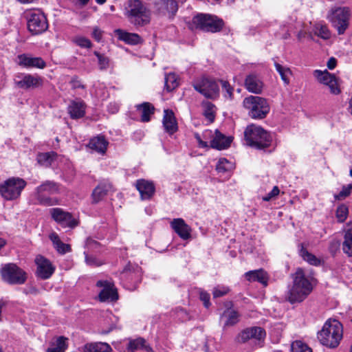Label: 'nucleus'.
<instances>
[{"mask_svg":"<svg viewBox=\"0 0 352 352\" xmlns=\"http://www.w3.org/2000/svg\"><path fill=\"white\" fill-rule=\"evenodd\" d=\"M292 276V284L288 287L286 300L291 304L299 303L311 293L314 278L302 268H298Z\"/></svg>","mask_w":352,"mask_h":352,"instance_id":"obj_1","label":"nucleus"},{"mask_svg":"<svg viewBox=\"0 0 352 352\" xmlns=\"http://www.w3.org/2000/svg\"><path fill=\"white\" fill-rule=\"evenodd\" d=\"M317 337L322 345L330 349L336 348L343 337L342 323L336 319H328L318 332Z\"/></svg>","mask_w":352,"mask_h":352,"instance_id":"obj_2","label":"nucleus"},{"mask_svg":"<svg viewBox=\"0 0 352 352\" xmlns=\"http://www.w3.org/2000/svg\"><path fill=\"white\" fill-rule=\"evenodd\" d=\"M59 191L57 183L46 180L35 188L32 197L36 204L45 206H52L58 204V199L52 195L58 193Z\"/></svg>","mask_w":352,"mask_h":352,"instance_id":"obj_3","label":"nucleus"},{"mask_svg":"<svg viewBox=\"0 0 352 352\" xmlns=\"http://www.w3.org/2000/svg\"><path fill=\"white\" fill-rule=\"evenodd\" d=\"M124 15L135 26H143L150 22V11L140 0H129Z\"/></svg>","mask_w":352,"mask_h":352,"instance_id":"obj_4","label":"nucleus"},{"mask_svg":"<svg viewBox=\"0 0 352 352\" xmlns=\"http://www.w3.org/2000/svg\"><path fill=\"white\" fill-rule=\"evenodd\" d=\"M244 137L245 144L256 149L265 148L272 142L270 133L261 126L255 124H250L246 127Z\"/></svg>","mask_w":352,"mask_h":352,"instance_id":"obj_5","label":"nucleus"},{"mask_svg":"<svg viewBox=\"0 0 352 352\" xmlns=\"http://www.w3.org/2000/svg\"><path fill=\"white\" fill-rule=\"evenodd\" d=\"M243 105L245 109L248 110L249 116L253 119L265 118L270 110L267 100L257 96H250L245 98Z\"/></svg>","mask_w":352,"mask_h":352,"instance_id":"obj_6","label":"nucleus"},{"mask_svg":"<svg viewBox=\"0 0 352 352\" xmlns=\"http://www.w3.org/2000/svg\"><path fill=\"white\" fill-rule=\"evenodd\" d=\"M351 12L346 7H336L331 8L327 16V20L331 23L339 35L344 34L349 26Z\"/></svg>","mask_w":352,"mask_h":352,"instance_id":"obj_7","label":"nucleus"},{"mask_svg":"<svg viewBox=\"0 0 352 352\" xmlns=\"http://www.w3.org/2000/svg\"><path fill=\"white\" fill-rule=\"evenodd\" d=\"M223 25L222 19L215 16L201 13L192 18L190 28L214 33L221 31Z\"/></svg>","mask_w":352,"mask_h":352,"instance_id":"obj_8","label":"nucleus"},{"mask_svg":"<svg viewBox=\"0 0 352 352\" xmlns=\"http://www.w3.org/2000/svg\"><path fill=\"white\" fill-rule=\"evenodd\" d=\"M26 185V182L21 178H9L0 184V194L8 201L16 199Z\"/></svg>","mask_w":352,"mask_h":352,"instance_id":"obj_9","label":"nucleus"},{"mask_svg":"<svg viewBox=\"0 0 352 352\" xmlns=\"http://www.w3.org/2000/svg\"><path fill=\"white\" fill-rule=\"evenodd\" d=\"M0 274L2 280L10 285H22L27 280L26 272L12 263L3 264Z\"/></svg>","mask_w":352,"mask_h":352,"instance_id":"obj_10","label":"nucleus"},{"mask_svg":"<svg viewBox=\"0 0 352 352\" xmlns=\"http://www.w3.org/2000/svg\"><path fill=\"white\" fill-rule=\"evenodd\" d=\"M28 28L34 35L46 31L48 23L45 14L39 10L30 12L28 16Z\"/></svg>","mask_w":352,"mask_h":352,"instance_id":"obj_11","label":"nucleus"},{"mask_svg":"<svg viewBox=\"0 0 352 352\" xmlns=\"http://www.w3.org/2000/svg\"><path fill=\"white\" fill-rule=\"evenodd\" d=\"M314 76L320 83L327 86L331 94L338 95L341 93L338 78L333 74L327 69H316L314 71Z\"/></svg>","mask_w":352,"mask_h":352,"instance_id":"obj_12","label":"nucleus"},{"mask_svg":"<svg viewBox=\"0 0 352 352\" xmlns=\"http://www.w3.org/2000/svg\"><path fill=\"white\" fill-rule=\"evenodd\" d=\"M193 87L208 98L215 99L219 95V86L212 79L202 78L194 82Z\"/></svg>","mask_w":352,"mask_h":352,"instance_id":"obj_13","label":"nucleus"},{"mask_svg":"<svg viewBox=\"0 0 352 352\" xmlns=\"http://www.w3.org/2000/svg\"><path fill=\"white\" fill-rule=\"evenodd\" d=\"M14 82L17 87L28 89L42 86L43 78L38 76L21 73L15 76Z\"/></svg>","mask_w":352,"mask_h":352,"instance_id":"obj_14","label":"nucleus"},{"mask_svg":"<svg viewBox=\"0 0 352 352\" xmlns=\"http://www.w3.org/2000/svg\"><path fill=\"white\" fill-rule=\"evenodd\" d=\"M52 218L63 228H73L78 225L77 221L71 213L63 210L60 208L50 209Z\"/></svg>","mask_w":352,"mask_h":352,"instance_id":"obj_15","label":"nucleus"},{"mask_svg":"<svg viewBox=\"0 0 352 352\" xmlns=\"http://www.w3.org/2000/svg\"><path fill=\"white\" fill-rule=\"evenodd\" d=\"M96 286L102 288L98 294L100 301H115L118 298L117 290L113 283L109 280H98L96 283Z\"/></svg>","mask_w":352,"mask_h":352,"instance_id":"obj_16","label":"nucleus"},{"mask_svg":"<svg viewBox=\"0 0 352 352\" xmlns=\"http://www.w3.org/2000/svg\"><path fill=\"white\" fill-rule=\"evenodd\" d=\"M35 263L37 266L36 276L41 279H47L54 274L55 267L44 256L38 255L35 258Z\"/></svg>","mask_w":352,"mask_h":352,"instance_id":"obj_17","label":"nucleus"},{"mask_svg":"<svg viewBox=\"0 0 352 352\" xmlns=\"http://www.w3.org/2000/svg\"><path fill=\"white\" fill-rule=\"evenodd\" d=\"M170 228L183 240L191 238L192 228L182 218L173 219L170 223Z\"/></svg>","mask_w":352,"mask_h":352,"instance_id":"obj_18","label":"nucleus"},{"mask_svg":"<svg viewBox=\"0 0 352 352\" xmlns=\"http://www.w3.org/2000/svg\"><path fill=\"white\" fill-rule=\"evenodd\" d=\"M244 87L250 93L260 94L263 92L264 83L258 75L252 73L245 77Z\"/></svg>","mask_w":352,"mask_h":352,"instance_id":"obj_19","label":"nucleus"},{"mask_svg":"<svg viewBox=\"0 0 352 352\" xmlns=\"http://www.w3.org/2000/svg\"><path fill=\"white\" fill-rule=\"evenodd\" d=\"M265 336V331L258 327L248 328L242 331L237 336L239 342H245L250 339L261 340Z\"/></svg>","mask_w":352,"mask_h":352,"instance_id":"obj_20","label":"nucleus"},{"mask_svg":"<svg viewBox=\"0 0 352 352\" xmlns=\"http://www.w3.org/2000/svg\"><path fill=\"white\" fill-rule=\"evenodd\" d=\"M18 64L23 67H36L43 69L45 62L40 57H32L27 54H21L17 56Z\"/></svg>","mask_w":352,"mask_h":352,"instance_id":"obj_21","label":"nucleus"},{"mask_svg":"<svg viewBox=\"0 0 352 352\" xmlns=\"http://www.w3.org/2000/svg\"><path fill=\"white\" fill-rule=\"evenodd\" d=\"M135 186L143 200L150 199L155 193V186L151 182L142 179H138Z\"/></svg>","mask_w":352,"mask_h":352,"instance_id":"obj_22","label":"nucleus"},{"mask_svg":"<svg viewBox=\"0 0 352 352\" xmlns=\"http://www.w3.org/2000/svg\"><path fill=\"white\" fill-rule=\"evenodd\" d=\"M162 124L166 132L170 135H173L177 131V120L172 110L165 109L164 111Z\"/></svg>","mask_w":352,"mask_h":352,"instance_id":"obj_23","label":"nucleus"},{"mask_svg":"<svg viewBox=\"0 0 352 352\" xmlns=\"http://www.w3.org/2000/svg\"><path fill=\"white\" fill-rule=\"evenodd\" d=\"M111 188L112 186L110 183L107 182H100L92 192V203L98 204L102 201Z\"/></svg>","mask_w":352,"mask_h":352,"instance_id":"obj_24","label":"nucleus"},{"mask_svg":"<svg viewBox=\"0 0 352 352\" xmlns=\"http://www.w3.org/2000/svg\"><path fill=\"white\" fill-rule=\"evenodd\" d=\"M232 141L230 136H226L219 131H215L214 138L210 142L211 147L218 149L223 150L228 148Z\"/></svg>","mask_w":352,"mask_h":352,"instance_id":"obj_25","label":"nucleus"},{"mask_svg":"<svg viewBox=\"0 0 352 352\" xmlns=\"http://www.w3.org/2000/svg\"><path fill=\"white\" fill-rule=\"evenodd\" d=\"M67 111L72 119L82 118L85 114V104L82 101L73 100L69 104Z\"/></svg>","mask_w":352,"mask_h":352,"instance_id":"obj_26","label":"nucleus"},{"mask_svg":"<svg viewBox=\"0 0 352 352\" xmlns=\"http://www.w3.org/2000/svg\"><path fill=\"white\" fill-rule=\"evenodd\" d=\"M245 276L248 281H257L264 286L267 285L268 276L263 269L249 271L245 274Z\"/></svg>","mask_w":352,"mask_h":352,"instance_id":"obj_27","label":"nucleus"},{"mask_svg":"<svg viewBox=\"0 0 352 352\" xmlns=\"http://www.w3.org/2000/svg\"><path fill=\"white\" fill-rule=\"evenodd\" d=\"M119 40L124 41L129 45H137L141 43L140 36L135 33H129L120 29L115 30Z\"/></svg>","mask_w":352,"mask_h":352,"instance_id":"obj_28","label":"nucleus"},{"mask_svg":"<svg viewBox=\"0 0 352 352\" xmlns=\"http://www.w3.org/2000/svg\"><path fill=\"white\" fill-rule=\"evenodd\" d=\"M342 250L348 256H352V222L346 224Z\"/></svg>","mask_w":352,"mask_h":352,"instance_id":"obj_29","label":"nucleus"},{"mask_svg":"<svg viewBox=\"0 0 352 352\" xmlns=\"http://www.w3.org/2000/svg\"><path fill=\"white\" fill-rule=\"evenodd\" d=\"M67 338L64 336L56 338L50 342L46 352H65L67 348Z\"/></svg>","mask_w":352,"mask_h":352,"instance_id":"obj_30","label":"nucleus"},{"mask_svg":"<svg viewBox=\"0 0 352 352\" xmlns=\"http://www.w3.org/2000/svg\"><path fill=\"white\" fill-rule=\"evenodd\" d=\"M108 142L103 136H97L90 140L89 146L91 149L103 154L107 150Z\"/></svg>","mask_w":352,"mask_h":352,"instance_id":"obj_31","label":"nucleus"},{"mask_svg":"<svg viewBox=\"0 0 352 352\" xmlns=\"http://www.w3.org/2000/svg\"><path fill=\"white\" fill-rule=\"evenodd\" d=\"M49 237L53 243L54 248L58 253L64 254L67 252H71L70 245L63 243L56 233L53 232L50 234Z\"/></svg>","mask_w":352,"mask_h":352,"instance_id":"obj_32","label":"nucleus"},{"mask_svg":"<svg viewBox=\"0 0 352 352\" xmlns=\"http://www.w3.org/2000/svg\"><path fill=\"white\" fill-rule=\"evenodd\" d=\"M111 346L104 342L90 343L85 345L83 352H111Z\"/></svg>","mask_w":352,"mask_h":352,"instance_id":"obj_33","label":"nucleus"},{"mask_svg":"<svg viewBox=\"0 0 352 352\" xmlns=\"http://www.w3.org/2000/svg\"><path fill=\"white\" fill-rule=\"evenodd\" d=\"M128 349L131 352H135L138 350H144L146 352H152V348L146 344V341L143 338H138L131 340L128 344Z\"/></svg>","mask_w":352,"mask_h":352,"instance_id":"obj_34","label":"nucleus"},{"mask_svg":"<svg viewBox=\"0 0 352 352\" xmlns=\"http://www.w3.org/2000/svg\"><path fill=\"white\" fill-rule=\"evenodd\" d=\"M137 109L141 114V120L142 122H148L150 117L154 113V107L149 102H144L137 106Z\"/></svg>","mask_w":352,"mask_h":352,"instance_id":"obj_35","label":"nucleus"},{"mask_svg":"<svg viewBox=\"0 0 352 352\" xmlns=\"http://www.w3.org/2000/svg\"><path fill=\"white\" fill-rule=\"evenodd\" d=\"M222 316L226 318L224 323V327L233 326L239 321V313L232 309H226L223 312Z\"/></svg>","mask_w":352,"mask_h":352,"instance_id":"obj_36","label":"nucleus"},{"mask_svg":"<svg viewBox=\"0 0 352 352\" xmlns=\"http://www.w3.org/2000/svg\"><path fill=\"white\" fill-rule=\"evenodd\" d=\"M234 168V164L226 158H220L216 165L219 173L224 174L232 171Z\"/></svg>","mask_w":352,"mask_h":352,"instance_id":"obj_37","label":"nucleus"},{"mask_svg":"<svg viewBox=\"0 0 352 352\" xmlns=\"http://www.w3.org/2000/svg\"><path fill=\"white\" fill-rule=\"evenodd\" d=\"M314 32L316 35L324 40H327L331 37V32L325 24H316L314 28Z\"/></svg>","mask_w":352,"mask_h":352,"instance_id":"obj_38","label":"nucleus"},{"mask_svg":"<svg viewBox=\"0 0 352 352\" xmlns=\"http://www.w3.org/2000/svg\"><path fill=\"white\" fill-rule=\"evenodd\" d=\"M55 152L39 153L37 156L38 162L45 166H50L56 156Z\"/></svg>","mask_w":352,"mask_h":352,"instance_id":"obj_39","label":"nucleus"},{"mask_svg":"<svg viewBox=\"0 0 352 352\" xmlns=\"http://www.w3.org/2000/svg\"><path fill=\"white\" fill-rule=\"evenodd\" d=\"M179 86V79L175 73H170L165 76V88L171 91Z\"/></svg>","mask_w":352,"mask_h":352,"instance_id":"obj_40","label":"nucleus"},{"mask_svg":"<svg viewBox=\"0 0 352 352\" xmlns=\"http://www.w3.org/2000/svg\"><path fill=\"white\" fill-rule=\"evenodd\" d=\"M204 116L210 121L214 120L215 106L210 102L206 101L202 102Z\"/></svg>","mask_w":352,"mask_h":352,"instance_id":"obj_41","label":"nucleus"},{"mask_svg":"<svg viewBox=\"0 0 352 352\" xmlns=\"http://www.w3.org/2000/svg\"><path fill=\"white\" fill-rule=\"evenodd\" d=\"M275 68L276 71L280 74L281 79L284 82L285 85H288L289 83V79L288 76L291 74V71L287 67H284L278 63H275L274 64Z\"/></svg>","mask_w":352,"mask_h":352,"instance_id":"obj_42","label":"nucleus"},{"mask_svg":"<svg viewBox=\"0 0 352 352\" xmlns=\"http://www.w3.org/2000/svg\"><path fill=\"white\" fill-rule=\"evenodd\" d=\"M72 41L82 48H91L92 46L91 41L82 36H76L72 38Z\"/></svg>","mask_w":352,"mask_h":352,"instance_id":"obj_43","label":"nucleus"},{"mask_svg":"<svg viewBox=\"0 0 352 352\" xmlns=\"http://www.w3.org/2000/svg\"><path fill=\"white\" fill-rule=\"evenodd\" d=\"M178 10L177 3L175 0H164L162 3V9L160 11L166 10L168 13L174 15Z\"/></svg>","mask_w":352,"mask_h":352,"instance_id":"obj_44","label":"nucleus"},{"mask_svg":"<svg viewBox=\"0 0 352 352\" xmlns=\"http://www.w3.org/2000/svg\"><path fill=\"white\" fill-rule=\"evenodd\" d=\"M349 214V208L344 205L341 204L337 208L336 217L340 223H343L347 218Z\"/></svg>","mask_w":352,"mask_h":352,"instance_id":"obj_45","label":"nucleus"},{"mask_svg":"<svg viewBox=\"0 0 352 352\" xmlns=\"http://www.w3.org/2000/svg\"><path fill=\"white\" fill-rule=\"evenodd\" d=\"M351 191L352 182L349 184L343 186L341 191L338 194L334 195V198L336 200H343L351 194Z\"/></svg>","mask_w":352,"mask_h":352,"instance_id":"obj_46","label":"nucleus"},{"mask_svg":"<svg viewBox=\"0 0 352 352\" xmlns=\"http://www.w3.org/2000/svg\"><path fill=\"white\" fill-rule=\"evenodd\" d=\"M220 82L222 86L223 96L227 99L232 100L233 98L234 88L228 81L221 80Z\"/></svg>","mask_w":352,"mask_h":352,"instance_id":"obj_47","label":"nucleus"},{"mask_svg":"<svg viewBox=\"0 0 352 352\" xmlns=\"http://www.w3.org/2000/svg\"><path fill=\"white\" fill-rule=\"evenodd\" d=\"M302 256L305 261L312 265L318 266L320 265V260L307 250L302 251Z\"/></svg>","mask_w":352,"mask_h":352,"instance_id":"obj_48","label":"nucleus"},{"mask_svg":"<svg viewBox=\"0 0 352 352\" xmlns=\"http://www.w3.org/2000/svg\"><path fill=\"white\" fill-rule=\"evenodd\" d=\"M292 352H312V351L301 341H295L292 344Z\"/></svg>","mask_w":352,"mask_h":352,"instance_id":"obj_49","label":"nucleus"},{"mask_svg":"<svg viewBox=\"0 0 352 352\" xmlns=\"http://www.w3.org/2000/svg\"><path fill=\"white\" fill-rule=\"evenodd\" d=\"M85 262L87 265L92 267H97L102 265L104 263L94 256L88 255L85 252Z\"/></svg>","mask_w":352,"mask_h":352,"instance_id":"obj_50","label":"nucleus"},{"mask_svg":"<svg viewBox=\"0 0 352 352\" xmlns=\"http://www.w3.org/2000/svg\"><path fill=\"white\" fill-rule=\"evenodd\" d=\"M230 289L226 286L218 285L213 289L212 294L214 298H219L226 295Z\"/></svg>","mask_w":352,"mask_h":352,"instance_id":"obj_51","label":"nucleus"},{"mask_svg":"<svg viewBox=\"0 0 352 352\" xmlns=\"http://www.w3.org/2000/svg\"><path fill=\"white\" fill-rule=\"evenodd\" d=\"M94 54L98 58L100 69H107L109 66V59L106 56H103L102 54H100L96 51H95Z\"/></svg>","mask_w":352,"mask_h":352,"instance_id":"obj_52","label":"nucleus"},{"mask_svg":"<svg viewBox=\"0 0 352 352\" xmlns=\"http://www.w3.org/2000/svg\"><path fill=\"white\" fill-rule=\"evenodd\" d=\"M340 241L338 239H333L329 245V250L332 254H335L340 249Z\"/></svg>","mask_w":352,"mask_h":352,"instance_id":"obj_53","label":"nucleus"},{"mask_svg":"<svg viewBox=\"0 0 352 352\" xmlns=\"http://www.w3.org/2000/svg\"><path fill=\"white\" fill-rule=\"evenodd\" d=\"M200 300L203 302L204 305L206 308H208L210 305V294L204 291L199 292Z\"/></svg>","mask_w":352,"mask_h":352,"instance_id":"obj_54","label":"nucleus"},{"mask_svg":"<svg viewBox=\"0 0 352 352\" xmlns=\"http://www.w3.org/2000/svg\"><path fill=\"white\" fill-rule=\"evenodd\" d=\"M280 192V190L278 186H274L273 189L264 197H263V200L265 201H268L270 199L276 197Z\"/></svg>","mask_w":352,"mask_h":352,"instance_id":"obj_55","label":"nucleus"},{"mask_svg":"<svg viewBox=\"0 0 352 352\" xmlns=\"http://www.w3.org/2000/svg\"><path fill=\"white\" fill-rule=\"evenodd\" d=\"M70 84L73 89H85V86L82 85V82L77 76H74L72 78Z\"/></svg>","mask_w":352,"mask_h":352,"instance_id":"obj_56","label":"nucleus"},{"mask_svg":"<svg viewBox=\"0 0 352 352\" xmlns=\"http://www.w3.org/2000/svg\"><path fill=\"white\" fill-rule=\"evenodd\" d=\"M102 36V32L100 29H99L98 27H96L94 28L93 32H92V36L93 38L98 42H100Z\"/></svg>","mask_w":352,"mask_h":352,"instance_id":"obj_57","label":"nucleus"},{"mask_svg":"<svg viewBox=\"0 0 352 352\" xmlns=\"http://www.w3.org/2000/svg\"><path fill=\"white\" fill-rule=\"evenodd\" d=\"M194 136H195V138L196 139V140L197 141V143H198L199 147H201V148L208 147V142L206 141H204L201 139L200 134H199L198 133H195Z\"/></svg>","mask_w":352,"mask_h":352,"instance_id":"obj_58","label":"nucleus"},{"mask_svg":"<svg viewBox=\"0 0 352 352\" xmlns=\"http://www.w3.org/2000/svg\"><path fill=\"white\" fill-rule=\"evenodd\" d=\"M119 110V105L117 103H110L108 105V111L111 113H116Z\"/></svg>","mask_w":352,"mask_h":352,"instance_id":"obj_59","label":"nucleus"},{"mask_svg":"<svg viewBox=\"0 0 352 352\" xmlns=\"http://www.w3.org/2000/svg\"><path fill=\"white\" fill-rule=\"evenodd\" d=\"M337 64V60L335 58L331 57L329 59L327 63V66L329 69H333Z\"/></svg>","mask_w":352,"mask_h":352,"instance_id":"obj_60","label":"nucleus"},{"mask_svg":"<svg viewBox=\"0 0 352 352\" xmlns=\"http://www.w3.org/2000/svg\"><path fill=\"white\" fill-rule=\"evenodd\" d=\"M153 4H155L157 9L160 11L162 9V3H164V0H151Z\"/></svg>","mask_w":352,"mask_h":352,"instance_id":"obj_61","label":"nucleus"},{"mask_svg":"<svg viewBox=\"0 0 352 352\" xmlns=\"http://www.w3.org/2000/svg\"><path fill=\"white\" fill-rule=\"evenodd\" d=\"M212 135V131L209 130H206L204 131L202 135L204 139L207 138L208 137Z\"/></svg>","mask_w":352,"mask_h":352,"instance_id":"obj_62","label":"nucleus"},{"mask_svg":"<svg viewBox=\"0 0 352 352\" xmlns=\"http://www.w3.org/2000/svg\"><path fill=\"white\" fill-rule=\"evenodd\" d=\"M348 110L349 113L352 115V97L350 98L349 102V108Z\"/></svg>","mask_w":352,"mask_h":352,"instance_id":"obj_63","label":"nucleus"},{"mask_svg":"<svg viewBox=\"0 0 352 352\" xmlns=\"http://www.w3.org/2000/svg\"><path fill=\"white\" fill-rule=\"evenodd\" d=\"M82 5H86L89 0H78Z\"/></svg>","mask_w":352,"mask_h":352,"instance_id":"obj_64","label":"nucleus"}]
</instances>
